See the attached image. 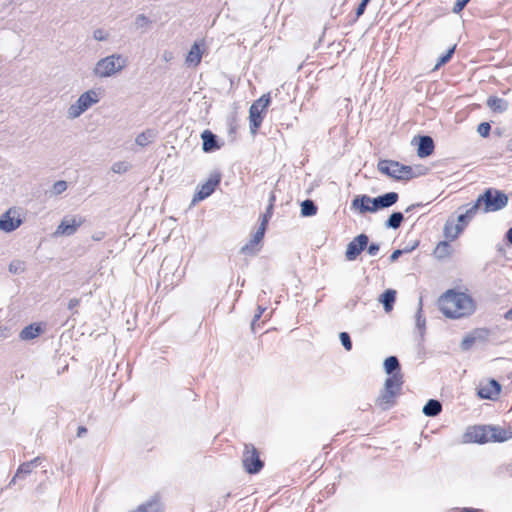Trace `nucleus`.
Masks as SVG:
<instances>
[{"mask_svg":"<svg viewBox=\"0 0 512 512\" xmlns=\"http://www.w3.org/2000/svg\"><path fill=\"white\" fill-rule=\"evenodd\" d=\"M453 512H480L479 509L471 508V507H464V508H456L453 510Z\"/></svg>","mask_w":512,"mask_h":512,"instance_id":"46","label":"nucleus"},{"mask_svg":"<svg viewBox=\"0 0 512 512\" xmlns=\"http://www.w3.org/2000/svg\"><path fill=\"white\" fill-rule=\"evenodd\" d=\"M242 465L248 474H257L264 467V461L260 458V452L251 443L244 444Z\"/></svg>","mask_w":512,"mask_h":512,"instance_id":"5","label":"nucleus"},{"mask_svg":"<svg viewBox=\"0 0 512 512\" xmlns=\"http://www.w3.org/2000/svg\"><path fill=\"white\" fill-rule=\"evenodd\" d=\"M397 395L384 389L376 400L377 406L381 410H388L396 403Z\"/></svg>","mask_w":512,"mask_h":512,"instance_id":"22","label":"nucleus"},{"mask_svg":"<svg viewBox=\"0 0 512 512\" xmlns=\"http://www.w3.org/2000/svg\"><path fill=\"white\" fill-rule=\"evenodd\" d=\"M442 410V405L439 401L431 399L429 400L426 405L423 407V413L426 416H436L438 415Z\"/></svg>","mask_w":512,"mask_h":512,"instance_id":"29","label":"nucleus"},{"mask_svg":"<svg viewBox=\"0 0 512 512\" xmlns=\"http://www.w3.org/2000/svg\"><path fill=\"white\" fill-rule=\"evenodd\" d=\"M396 300V291L395 290H386L381 296V302L384 305V309L386 312H390L393 308V304Z\"/></svg>","mask_w":512,"mask_h":512,"instance_id":"28","label":"nucleus"},{"mask_svg":"<svg viewBox=\"0 0 512 512\" xmlns=\"http://www.w3.org/2000/svg\"><path fill=\"white\" fill-rule=\"evenodd\" d=\"M40 463V457H36L31 461L22 463L16 472L15 476H19L21 474H29L32 472V470L37 466V464Z\"/></svg>","mask_w":512,"mask_h":512,"instance_id":"30","label":"nucleus"},{"mask_svg":"<svg viewBox=\"0 0 512 512\" xmlns=\"http://www.w3.org/2000/svg\"><path fill=\"white\" fill-rule=\"evenodd\" d=\"M403 221V214L401 212H394L390 215L387 226L397 229L400 227L401 222Z\"/></svg>","mask_w":512,"mask_h":512,"instance_id":"34","label":"nucleus"},{"mask_svg":"<svg viewBox=\"0 0 512 512\" xmlns=\"http://www.w3.org/2000/svg\"><path fill=\"white\" fill-rule=\"evenodd\" d=\"M403 385V375L397 371L390 375L384 384V389L393 392L397 396L400 394Z\"/></svg>","mask_w":512,"mask_h":512,"instance_id":"18","label":"nucleus"},{"mask_svg":"<svg viewBox=\"0 0 512 512\" xmlns=\"http://www.w3.org/2000/svg\"><path fill=\"white\" fill-rule=\"evenodd\" d=\"M85 222L83 217L64 218L57 227L56 234L59 235H73L78 228Z\"/></svg>","mask_w":512,"mask_h":512,"instance_id":"15","label":"nucleus"},{"mask_svg":"<svg viewBox=\"0 0 512 512\" xmlns=\"http://www.w3.org/2000/svg\"><path fill=\"white\" fill-rule=\"evenodd\" d=\"M148 23V19L144 15H140L136 19V24L140 27Z\"/></svg>","mask_w":512,"mask_h":512,"instance_id":"47","label":"nucleus"},{"mask_svg":"<svg viewBox=\"0 0 512 512\" xmlns=\"http://www.w3.org/2000/svg\"><path fill=\"white\" fill-rule=\"evenodd\" d=\"M98 102V95L95 91L89 90L83 93L77 100L76 104L69 108V114L75 118L86 111L90 106Z\"/></svg>","mask_w":512,"mask_h":512,"instance_id":"8","label":"nucleus"},{"mask_svg":"<svg viewBox=\"0 0 512 512\" xmlns=\"http://www.w3.org/2000/svg\"><path fill=\"white\" fill-rule=\"evenodd\" d=\"M455 52V46H453L452 48H450L444 55H442L436 65H435V70L436 69H439L441 66H443L444 64H446L447 62L450 61V59L452 58L453 54Z\"/></svg>","mask_w":512,"mask_h":512,"instance_id":"35","label":"nucleus"},{"mask_svg":"<svg viewBox=\"0 0 512 512\" xmlns=\"http://www.w3.org/2000/svg\"><path fill=\"white\" fill-rule=\"evenodd\" d=\"M67 189V184L65 181H57L54 186L53 190L56 194H60L64 192Z\"/></svg>","mask_w":512,"mask_h":512,"instance_id":"41","label":"nucleus"},{"mask_svg":"<svg viewBox=\"0 0 512 512\" xmlns=\"http://www.w3.org/2000/svg\"><path fill=\"white\" fill-rule=\"evenodd\" d=\"M505 319L512 320V308L505 313Z\"/></svg>","mask_w":512,"mask_h":512,"instance_id":"51","label":"nucleus"},{"mask_svg":"<svg viewBox=\"0 0 512 512\" xmlns=\"http://www.w3.org/2000/svg\"><path fill=\"white\" fill-rule=\"evenodd\" d=\"M465 443L485 444L490 442L489 426H472L463 436Z\"/></svg>","mask_w":512,"mask_h":512,"instance_id":"11","label":"nucleus"},{"mask_svg":"<svg viewBox=\"0 0 512 512\" xmlns=\"http://www.w3.org/2000/svg\"><path fill=\"white\" fill-rule=\"evenodd\" d=\"M441 313L450 319H461L471 316L476 311V301L466 289L453 288L446 290L437 301Z\"/></svg>","mask_w":512,"mask_h":512,"instance_id":"1","label":"nucleus"},{"mask_svg":"<svg viewBox=\"0 0 512 512\" xmlns=\"http://www.w3.org/2000/svg\"><path fill=\"white\" fill-rule=\"evenodd\" d=\"M266 229L263 227H259L257 231L253 234L250 241L242 247L241 252L246 255L255 254L259 251V245L262 242Z\"/></svg>","mask_w":512,"mask_h":512,"instance_id":"16","label":"nucleus"},{"mask_svg":"<svg viewBox=\"0 0 512 512\" xmlns=\"http://www.w3.org/2000/svg\"><path fill=\"white\" fill-rule=\"evenodd\" d=\"M79 304H80V300L78 298L70 299V301L68 303V308L70 310H72V309L76 308Z\"/></svg>","mask_w":512,"mask_h":512,"instance_id":"48","label":"nucleus"},{"mask_svg":"<svg viewBox=\"0 0 512 512\" xmlns=\"http://www.w3.org/2000/svg\"><path fill=\"white\" fill-rule=\"evenodd\" d=\"M475 342V338L473 336H467L462 341V348L469 349L473 343Z\"/></svg>","mask_w":512,"mask_h":512,"instance_id":"42","label":"nucleus"},{"mask_svg":"<svg viewBox=\"0 0 512 512\" xmlns=\"http://www.w3.org/2000/svg\"><path fill=\"white\" fill-rule=\"evenodd\" d=\"M271 98L270 94H263L260 98L252 103L249 109V122H250V131L253 135L258 132L260 128L268 106L270 105Z\"/></svg>","mask_w":512,"mask_h":512,"instance_id":"3","label":"nucleus"},{"mask_svg":"<svg viewBox=\"0 0 512 512\" xmlns=\"http://www.w3.org/2000/svg\"><path fill=\"white\" fill-rule=\"evenodd\" d=\"M370 1L371 0H362L361 1V3L358 5V7L356 9V17L357 18H359L360 16H362L364 14L366 7Z\"/></svg>","mask_w":512,"mask_h":512,"instance_id":"40","label":"nucleus"},{"mask_svg":"<svg viewBox=\"0 0 512 512\" xmlns=\"http://www.w3.org/2000/svg\"><path fill=\"white\" fill-rule=\"evenodd\" d=\"M317 213V206L312 200H305L301 203V214L302 216H314Z\"/></svg>","mask_w":512,"mask_h":512,"instance_id":"31","label":"nucleus"},{"mask_svg":"<svg viewBox=\"0 0 512 512\" xmlns=\"http://www.w3.org/2000/svg\"><path fill=\"white\" fill-rule=\"evenodd\" d=\"M509 198L506 193L495 188H488L480 194L467 209V217L474 218L479 212L492 213L505 208Z\"/></svg>","mask_w":512,"mask_h":512,"instance_id":"2","label":"nucleus"},{"mask_svg":"<svg viewBox=\"0 0 512 512\" xmlns=\"http://www.w3.org/2000/svg\"><path fill=\"white\" fill-rule=\"evenodd\" d=\"M87 433V429L86 427L84 426H79L78 427V430H77V436L78 437H82L83 435H85Z\"/></svg>","mask_w":512,"mask_h":512,"instance_id":"49","label":"nucleus"},{"mask_svg":"<svg viewBox=\"0 0 512 512\" xmlns=\"http://www.w3.org/2000/svg\"><path fill=\"white\" fill-rule=\"evenodd\" d=\"M501 392V385L494 379L480 383L478 387V396L481 399L496 400Z\"/></svg>","mask_w":512,"mask_h":512,"instance_id":"13","label":"nucleus"},{"mask_svg":"<svg viewBox=\"0 0 512 512\" xmlns=\"http://www.w3.org/2000/svg\"><path fill=\"white\" fill-rule=\"evenodd\" d=\"M41 332H42V328L40 327V325L33 324V325H29V326L25 327L21 331L20 337L23 340H30V339H33V338L39 336L41 334Z\"/></svg>","mask_w":512,"mask_h":512,"instance_id":"27","label":"nucleus"},{"mask_svg":"<svg viewBox=\"0 0 512 512\" xmlns=\"http://www.w3.org/2000/svg\"><path fill=\"white\" fill-rule=\"evenodd\" d=\"M129 169V164L126 162H116L112 166V171L118 174L125 173Z\"/></svg>","mask_w":512,"mask_h":512,"instance_id":"38","label":"nucleus"},{"mask_svg":"<svg viewBox=\"0 0 512 512\" xmlns=\"http://www.w3.org/2000/svg\"><path fill=\"white\" fill-rule=\"evenodd\" d=\"M351 207L361 214L375 212L377 210L376 198H370L367 195H357L352 200Z\"/></svg>","mask_w":512,"mask_h":512,"instance_id":"14","label":"nucleus"},{"mask_svg":"<svg viewBox=\"0 0 512 512\" xmlns=\"http://www.w3.org/2000/svg\"><path fill=\"white\" fill-rule=\"evenodd\" d=\"M398 200V194L396 192H389L376 198L377 210L379 208H387L394 205Z\"/></svg>","mask_w":512,"mask_h":512,"instance_id":"26","label":"nucleus"},{"mask_svg":"<svg viewBox=\"0 0 512 512\" xmlns=\"http://www.w3.org/2000/svg\"><path fill=\"white\" fill-rule=\"evenodd\" d=\"M434 142L430 136H421L419 138L417 154L420 158L430 156L434 152Z\"/></svg>","mask_w":512,"mask_h":512,"instance_id":"20","label":"nucleus"},{"mask_svg":"<svg viewBox=\"0 0 512 512\" xmlns=\"http://www.w3.org/2000/svg\"><path fill=\"white\" fill-rule=\"evenodd\" d=\"M125 65V60L121 56H108L100 60L95 67V74L99 77H109L120 71Z\"/></svg>","mask_w":512,"mask_h":512,"instance_id":"7","label":"nucleus"},{"mask_svg":"<svg viewBox=\"0 0 512 512\" xmlns=\"http://www.w3.org/2000/svg\"><path fill=\"white\" fill-rule=\"evenodd\" d=\"M23 219L16 208L8 209L0 219V230L4 232H12L22 224Z\"/></svg>","mask_w":512,"mask_h":512,"instance_id":"10","label":"nucleus"},{"mask_svg":"<svg viewBox=\"0 0 512 512\" xmlns=\"http://www.w3.org/2000/svg\"><path fill=\"white\" fill-rule=\"evenodd\" d=\"M451 241H440L434 248L433 254L437 259H446L453 253V248L450 244Z\"/></svg>","mask_w":512,"mask_h":512,"instance_id":"25","label":"nucleus"},{"mask_svg":"<svg viewBox=\"0 0 512 512\" xmlns=\"http://www.w3.org/2000/svg\"><path fill=\"white\" fill-rule=\"evenodd\" d=\"M94 38L99 41L105 40L107 38V33L102 29H97L94 31Z\"/></svg>","mask_w":512,"mask_h":512,"instance_id":"44","label":"nucleus"},{"mask_svg":"<svg viewBox=\"0 0 512 512\" xmlns=\"http://www.w3.org/2000/svg\"><path fill=\"white\" fill-rule=\"evenodd\" d=\"M507 237H508V240L510 241V243L512 244V227L509 229V231L507 233Z\"/></svg>","mask_w":512,"mask_h":512,"instance_id":"53","label":"nucleus"},{"mask_svg":"<svg viewBox=\"0 0 512 512\" xmlns=\"http://www.w3.org/2000/svg\"><path fill=\"white\" fill-rule=\"evenodd\" d=\"M274 200H275V195L272 194L271 195V199H270V205L267 208V211L261 216V223H260L259 227H263V228L267 229L268 222H269V220H270V218L272 216Z\"/></svg>","mask_w":512,"mask_h":512,"instance_id":"33","label":"nucleus"},{"mask_svg":"<svg viewBox=\"0 0 512 512\" xmlns=\"http://www.w3.org/2000/svg\"><path fill=\"white\" fill-rule=\"evenodd\" d=\"M203 55L201 45L194 43L188 52L185 62L188 66L196 67L200 64Z\"/></svg>","mask_w":512,"mask_h":512,"instance_id":"23","label":"nucleus"},{"mask_svg":"<svg viewBox=\"0 0 512 512\" xmlns=\"http://www.w3.org/2000/svg\"><path fill=\"white\" fill-rule=\"evenodd\" d=\"M487 107L496 114L504 113L508 109V102L497 96H490L486 101Z\"/></svg>","mask_w":512,"mask_h":512,"instance_id":"21","label":"nucleus"},{"mask_svg":"<svg viewBox=\"0 0 512 512\" xmlns=\"http://www.w3.org/2000/svg\"><path fill=\"white\" fill-rule=\"evenodd\" d=\"M470 0H456L453 6L454 13H460Z\"/></svg>","mask_w":512,"mask_h":512,"instance_id":"39","label":"nucleus"},{"mask_svg":"<svg viewBox=\"0 0 512 512\" xmlns=\"http://www.w3.org/2000/svg\"><path fill=\"white\" fill-rule=\"evenodd\" d=\"M369 238L366 234L356 236L351 242L348 243L345 257L348 261H354L366 249Z\"/></svg>","mask_w":512,"mask_h":512,"instance_id":"12","label":"nucleus"},{"mask_svg":"<svg viewBox=\"0 0 512 512\" xmlns=\"http://www.w3.org/2000/svg\"><path fill=\"white\" fill-rule=\"evenodd\" d=\"M220 181H221L220 174L216 173V174L210 175V177L207 179V181L198 187L197 191L195 192V194L193 196L192 204H196V203L206 199L207 197H209L215 191L217 186L220 184Z\"/></svg>","mask_w":512,"mask_h":512,"instance_id":"9","label":"nucleus"},{"mask_svg":"<svg viewBox=\"0 0 512 512\" xmlns=\"http://www.w3.org/2000/svg\"><path fill=\"white\" fill-rule=\"evenodd\" d=\"M467 210L465 213L460 214L457 218V221L454 219H448L443 227V236L445 240L448 241H455L459 238V236L463 233V231L468 226L469 222L473 218H468L467 216Z\"/></svg>","mask_w":512,"mask_h":512,"instance_id":"6","label":"nucleus"},{"mask_svg":"<svg viewBox=\"0 0 512 512\" xmlns=\"http://www.w3.org/2000/svg\"><path fill=\"white\" fill-rule=\"evenodd\" d=\"M130 512H163V505L160 501V498L158 496H154Z\"/></svg>","mask_w":512,"mask_h":512,"instance_id":"19","label":"nucleus"},{"mask_svg":"<svg viewBox=\"0 0 512 512\" xmlns=\"http://www.w3.org/2000/svg\"><path fill=\"white\" fill-rule=\"evenodd\" d=\"M400 254H401V250H395L390 256L391 261H395L399 257Z\"/></svg>","mask_w":512,"mask_h":512,"instance_id":"50","label":"nucleus"},{"mask_svg":"<svg viewBox=\"0 0 512 512\" xmlns=\"http://www.w3.org/2000/svg\"><path fill=\"white\" fill-rule=\"evenodd\" d=\"M490 442H505L512 439L511 427L489 425Z\"/></svg>","mask_w":512,"mask_h":512,"instance_id":"17","label":"nucleus"},{"mask_svg":"<svg viewBox=\"0 0 512 512\" xmlns=\"http://www.w3.org/2000/svg\"><path fill=\"white\" fill-rule=\"evenodd\" d=\"M262 311H263V310H261L257 315H255V318H254V320H253V322H252V327H254L255 322H256V321H258V320H259V318L261 317V313H262Z\"/></svg>","mask_w":512,"mask_h":512,"instance_id":"52","label":"nucleus"},{"mask_svg":"<svg viewBox=\"0 0 512 512\" xmlns=\"http://www.w3.org/2000/svg\"><path fill=\"white\" fill-rule=\"evenodd\" d=\"M384 368L387 374L392 375L399 369V361L395 356L388 357L384 362Z\"/></svg>","mask_w":512,"mask_h":512,"instance_id":"32","label":"nucleus"},{"mask_svg":"<svg viewBox=\"0 0 512 512\" xmlns=\"http://www.w3.org/2000/svg\"><path fill=\"white\" fill-rule=\"evenodd\" d=\"M137 144L144 146L148 143V137L146 136V133H141L136 138Z\"/></svg>","mask_w":512,"mask_h":512,"instance_id":"45","label":"nucleus"},{"mask_svg":"<svg viewBox=\"0 0 512 512\" xmlns=\"http://www.w3.org/2000/svg\"><path fill=\"white\" fill-rule=\"evenodd\" d=\"M367 251L370 255L374 256L379 252V244L377 243H371L369 246L367 245Z\"/></svg>","mask_w":512,"mask_h":512,"instance_id":"43","label":"nucleus"},{"mask_svg":"<svg viewBox=\"0 0 512 512\" xmlns=\"http://www.w3.org/2000/svg\"><path fill=\"white\" fill-rule=\"evenodd\" d=\"M377 167L381 173L395 180H409L414 176L411 166L393 160H381Z\"/></svg>","mask_w":512,"mask_h":512,"instance_id":"4","label":"nucleus"},{"mask_svg":"<svg viewBox=\"0 0 512 512\" xmlns=\"http://www.w3.org/2000/svg\"><path fill=\"white\" fill-rule=\"evenodd\" d=\"M201 138L204 152H211L220 148V145H218L216 141V136L210 130H204L201 134Z\"/></svg>","mask_w":512,"mask_h":512,"instance_id":"24","label":"nucleus"},{"mask_svg":"<svg viewBox=\"0 0 512 512\" xmlns=\"http://www.w3.org/2000/svg\"><path fill=\"white\" fill-rule=\"evenodd\" d=\"M340 341L347 351L352 349V342L347 332H341L339 335Z\"/></svg>","mask_w":512,"mask_h":512,"instance_id":"37","label":"nucleus"},{"mask_svg":"<svg viewBox=\"0 0 512 512\" xmlns=\"http://www.w3.org/2000/svg\"><path fill=\"white\" fill-rule=\"evenodd\" d=\"M491 126L488 122H482L477 127V132L484 138L490 135Z\"/></svg>","mask_w":512,"mask_h":512,"instance_id":"36","label":"nucleus"}]
</instances>
